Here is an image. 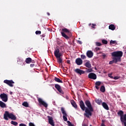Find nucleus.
<instances>
[{
	"instance_id": "f257e3e1",
	"label": "nucleus",
	"mask_w": 126,
	"mask_h": 126,
	"mask_svg": "<svg viewBox=\"0 0 126 126\" xmlns=\"http://www.w3.org/2000/svg\"><path fill=\"white\" fill-rule=\"evenodd\" d=\"M85 103L87 107H86L85 113L84 114V116L86 117V118H90L92 116V112L94 111L93 107H92L91 102L88 100H86Z\"/></svg>"
},
{
	"instance_id": "f03ea898",
	"label": "nucleus",
	"mask_w": 126,
	"mask_h": 126,
	"mask_svg": "<svg viewBox=\"0 0 126 126\" xmlns=\"http://www.w3.org/2000/svg\"><path fill=\"white\" fill-rule=\"evenodd\" d=\"M61 35L65 39H69V36L71 37L72 33L68 29L66 28L62 29V32H61Z\"/></svg>"
},
{
	"instance_id": "7ed1b4c3",
	"label": "nucleus",
	"mask_w": 126,
	"mask_h": 126,
	"mask_svg": "<svg viewBox=\"0 0 126 126\" xmlns=\"http://www.w3.org/2000/svg\"><path fill=\"white\" fill-rule=\"evenodd\" d=\"M54 56L57 59V63H59L60 64L63 63V59L61 58L62 53H60V48H57L55 50Z\"/></svg>"
},
{
	"instance_id": "20e7f679",
	"label": "nucleus",
	"mask_w": 126,
	"mask_h": 126,
	"mask_svg": "<svg viewBox=\"0 0 126 126\" xmlns=\"http://www.w3.org/2000/svg\"><path fill=\"white\" fill-rule=\"evenodd\" d=\"M4 119L6 121H8V118L13 121H16V116L14 115L12 113H9L8 111H6L3 115Z\"/></svg>"
},
{
	"instance_id": "39448f33",
	"label": "nucleus",
	"mask_w": 126,
	"mask_h": 126,
	"mask_svg": "<svg viewBox=\"0 0 126 126\" xmlns=\"http://www.w3.org/2000/svg\"><path fill=\"white\" fill-rule=\"evenodd\" d=\"M112 57L114 58H120L121 61V58L123 57V52L122 51H115L111 53Z\"/></svg>"
},
{
	"instance_id": "423d86ee",
	"label": "nucleus",
	"mask_w": 126,
	"mask_h": 126,
	"mask_svg": "<svg viewBox=\"0 0 126 126\" xmlns=\"http://www.w3.org/2000/svg\"><path fill=\"white\" fill-rule=\"evenodd\" d=\"M61 112L62 114H63V120L64 121V122H67V114H66V112H65V110H64V108L61 107Z\"/></svg>"
},
{
	"instance_id": "0eeeda50",
	"label": "nucleus",
	"mask_w": 126,
	"mask_h": 126,
	"mask_svg": "<svg viewBox=\"0 0 126 126\" xmlns=\"http://www.w3.org/2000/svg\"><path fill=\"white\" fill-rule=\"evenodd\" d=\"M37 101L40 105H42L45 108L48 107V104L40 97H37Z\"/></svg>"
},
{
	"instance_id": "6e6552de",
	"label": "nucleus",
	"mask_w": 126,
	"mask_h": 126,
	"mask_svg": "<svg viewBox=\"0 0 126 126\" xmlns=\"http://www.w3.org/2000/svg\"><path fill=\"white\" fill-rule=\"evenodd\" d=\"M0 98L1 99L3 102H6L8 100V97L7 96V94L5 93L1 94H0Z\"/></svg>"
},
{
	"instance_id": "1a4fd4ad",
	"label": "nucleus",
	"mask_w": 126,
	"mask_h": 126,
	"mask_svg": "<svg viewBox=\"0 0 126 126\" xmlns=\"http://www.w3.org/2000/svg\"><path fill=\"white\" fill-rule=\"evenodd\" d=\"M4 83L7 84L10 87H13V84H14V82L12 80H5L3 81Z\"/></svg>"
},
{
	"instance_id": "9d476101",
	"label": "nucleus",
	"mask_w": 126,
	"mask_h": 126,
	"mask_svg": "<svg viewBox=\"0 0 126 126\" xmlns=\"http://www.w3.org/2000/svg\"><path fill=\"white\" fill-rule=\"evenodd\" d=\"M55 88L61 93V94H63V91L62 89V87L59 84H55Z\"/></svg>"
},
{
	"instance_id": "9b49d317",
	"label": "nucleus",
	"mask_w": 126,
	"mask_h": 126,
	"mask_svg": "<svg viewBox=\"0 0 126 126\" xmlns=\"http://www.w3.org/2000/svg\"><path fill=\"white\" fill-rule=\"evenodd\" d=\"M80 107L82 111H85L86 110V107H85V104H84V102L83 100H80L79 102Z\"/></svg>"
},
{
	"instance_id": "f8f14e48",
	"label": "nucleus",
	"mask_w": 126,
	"mask_h": 126,
	"mask_svg": "<svg viewBox=\"0 0 126 126\" xmlns=\"http://www.w3.org/2000/svg\"><path fill=\"white\" fill-rule=\"evenodd\" d=\"M112 61L109 62V64H113L114 63H118V62H121V58H113Z\"/></svg>"
},
{
	"instance_id": "ddd939ff",
	"label": "nucleus",
	"mask_w": 126,
	"mask_h": 126,
	"mask_svg": "<svg viewBox=\"0 0 126 126\" xmlns=\"http://www.w3.org/2000/svg\"><path fill=\"white\" fill-rule=\"evenodd\" d=\"M88 78L90 79H94L95 80V79H97V76L94 73H90L88 75Z\"/></svg>"
},
{
	"instance_id": "4468645a",
	"label": "nucleus",
	"mask_w": 126,
	"mask_h": 126,
	"mask_svg": "<svg viewBox=\"0 0 126 126\" xmlns=\"http://www.w3.org/2000/svg\"><path fill=\"white\" fill-rule=\"evenodd\" d=\"M75 72L76 73H78V74H79L80 75H81L82 74H84L85 73V71L84 70H81L79 68H76L74 70Z\"/></svg>"
},
{
	"instance_id": "2eb2a0df",
	"label": "nucleus",
	"mask_w": 126,
	"mask_h": 126,
	"mask_svg": "<svg viewBox=\"0 0 126 126\" xmlns=\"http://www.w3.org/2000/svg\"><path fill=\"white\" fill-rule=\"evenodd\" d=\"M48 119L49 124L51 125L52 126H55V123L54 122V120H53V117L51 116H47Z\"/></svg>"
},
{
	"instance_id": "dca6fc26",
	"label": "nucleus",
	"mask_w": 126,
	"mask_h": 126,
	"mask_svg": "<svg viewBox=\"0 0 126 126\" xmlns=\"http://www.w3.org/2000/svg\"><path fill=\"white\" fill-rule=\"evenodd\" d=\"M75 63L77 65H81L83 61H82V59H81V58H77L75 60Z\"/></svg>"
},
{
	"instance_id": "f3484780",
	"label": "nucleus",
	"mask_w": 126,
	"mask_h": 126,
	"mask_svg": "<svg viewBox=\"0 0 126 126\" xmlns=\"http://www.w3.org/2000/svg\"><path fill=\"white\" fill-rule=\"evenodd\" d=\"M87 57L89 58H91L93 57V52L90 50H89L86 53Z\"/></svg>"
},
{
	"instance_id": "a211bd4d",
	"label": "nucleus",
	"mask_w": 126,
	"mask_h": 126,
	"mask_svg": "<svg viewBox=\"0 0 126 126\" xmlns=\"http://www.w3.org/2000/svg\"><path fill=\"white\" fill-rule=\"evenodd\" d=\"M102 106L104 108V109L107 110V111H109V106H108V104H107L106 102H102Z\"/></svg>"
},
{
	"instance_id": "6ab92c4d",
	"label": "nucleus",
	"mask_w": 126,
	"mask_h": 126,
	"mask_svg": "<svg viewBox=\"0 0 126 126\" xmlns=\"http://www.w3.org/2000/svg\"><path fill=\"white\" fill-rule=\"evenodd\" d=\"M118 115H119V116H120V117H121L120 120L121 121V120L124 117V111H123L122 110H120L118 112Z\"/></svg>"
},
{
	"instance_id": "aec40b11",
	"label": "nucleus",
	"mask_w": 126,
	"mask_h": 126,
	"mask_svg": "<svg viewBox=\"0 0 126 126\" xmlns=\"http://www.w3.org/2000/svg\"><path fill=\"white\" fill-rule=\"evenodd\" d=\"M95 87L96 89H97V90H99V88L98 86H100V85H101V82L97 81L95 82Z\"/></svg>"
},
{
	"instance_id": "412c9836",
	"label": "nucleus",
	"mask_w": 126,
	"mask_h": 126,
	"mask_svg": "<svg viewBox=\"0 0 126 126\" xmlns=\"http://www.w3.org/2000/svg\"><path fill=\"white\" fill-rule=\"evenodd\" d=\"M85 65L86 66V67H88V68H91L92 66L91 65V63H90V61H88L87 63H86Z\"/></svg>"
},
{
	"instance_id": "4be33fe9",
	"label": "nucleus",
	"mask_w": 126,
	"mask_h": 126,
	"mask_svg": "<svg viewBox=\"0 0 126 126\" xmlns=\"http://www.w3.org/2000/svg\"><path fill=\"white\" fill-rule=\"evenodd\" d=\"M71 104L75 109H77V104H76V103H75V101L74 100H72L71 101Z\"/></svg>"
},
{
	"instance_id": "5701e85b",
	"label": "nucleus",
	"mask_w": 126,
	"mask_h": 126,
	"mask_svg": "<svg viewBox=\"0 0 126 126\" xmlns=\"http://www.w3.org/2000/svg\"><path fill=\"white\" fill-rule=\"evenodd\" d=\"M54 80H55V81L56 82H58L59 83H63V81H62V80H61L60 78H59L57 77H55Z\"/></svg>"
},
{
	"instance_id": "b1692460",
	"label": "nucleus",
	"mask_w": 126,
	"mask_h": 126,
	"mask_svg": "<svg viewBox=\"0 0 126 126\" xmlns=\"http://www.w3.org/2000/svg\"><path fill=\"white\" fill-rule=\"evenodd\" d=\"M0 107L1 108H5V107H6V105L5 103H4V102L0 101Z\"/></svg>"
},
{
	"instance_id": "393cba45",
	"label": "nucleus",
	"mask_w": 126,
	"mask_h": 126,
	"mask_svg": "<svg viewBox=\"0 0 126 126\" xmlns=\"http://www.w3.org/2000/svg\"><path fill=\"white\" fill-rule=\"evenodd\" d=\"M109 29H110V30H112L113 31H114V30H115V29H116V27H115V25L112 24L109 25Z\"/></svg>"
},
{
	"instance_id": "a878e982",
	"label": "nucleus",
	"mask_w": 126,
	"mask_h": 126,
	"mask_svg": "<svg viewBox=\"0 0 126 126\" xmlns=\"http://www.w3.org/2000/svg\"><path fill=\"white\" fill-rule=\"evenodd\" d=\"M25 62L26 63H30L32 62V59L31 58H28L26 59Z\"/></svg>"
},
{
	"instance_id": "bb28decb",
	"label": "nucleus",
	"mask_w": 126,
	"mask_h": 126,
	"mask_svg": "<svg viewBox=\"0 0 126 126\" xmlns=\"http://www.w3.org/2000/svg\"><path fill=\"white\" fill-rule=\"evenodd\" d=\"M121 121L122 123H126V114L124 115L123 118H122Z\"/></svg>"
},
{
	"instance_id": "cd10ccee",
	"label": "nucleus",
	"mask_w": 126,
	"mask_h": 126,
	"mask_svg": "<svg viewBox=\"0 0 126 126\" xmlns=\"http://www.w3.org/2000/svg\"><path fill=\"white\" fill-rule=\"evenodd\" d=\"M23 106H24V107H26V108H28V107H29V103H28V102H27V101H25L22 103Z\"/></svg>"
},
{
	"instance_id": "c85d7f7f",
	"label": "nucleus",
	"mask_w": 126,
	"mask_h": 126,
	"mask_svg": "<svg viewBox=\"0 0 126 126\" xmlns=\"http://www.w3.org/2000/svg\"><path fill=\"white\" fill-rule=\"evenodd\" d=\"M100 90L101 92H102V93H104V92H105L106 91V89H105V86H102L100 87Z\"/></svg>"
},
{
	"instance_id": "c756f323",
	"label": "nucleus",
	"mask_w": 126,
	"mask_h": 126,
	"mask_svg": "<svg viewBox=\"0 0 126 126\" xmlns=\"http://www.w3.org/2000/svg\"><path fill=\"white\" fill-rule=\"evenodd\" d=\"M95 102L98 105H101V104H102V100L101 99H96Z\"/></svg>"
},
{
	"instance_id": "7c9ffc66",
	"label": "nucleus",
	"mask_w": 126,
	"mask_h": 126,
	"mask_svg": "<svg viewBox=\"0 0 126 126\" xmlns=\"http://www.w3.org/2000/svg\"><path fill=\"white\" fill-rule=\"evenodd\" d=\"M11 125H13V126H18V123L17 122L13 121H12L11 122Z\"/></svg>"
},
{
	"instance_id": "2f4dec72",
	"label": "nucleus",
	"mask_w": 126,
	"mask_h": 126,
	"mask_svg": "<svg viewBox=\"0 0 126 126\" xmlns=\"http://www.w3.org/2000/svg\"><path fill=\"white\" fill-rule=\"evenodd\" d=\"M110 45H113L114 44H117V41L111 40L110 41Z\"/></svg>"
},
{
	"instance_id": "473e14b6",
	"label": "nucleus",
	"mask_w": 126,
	"mask_h": 126,
	"mask_svg": "<svg viewBox=\"0 0 126 126\" xmlns=\"http://www.w3.org/2000/svg\"><path fill=\"white\" fill-rule=\"evenodd\" d=\"M102 43L103 44H104V45H107L108 44V41L105 40V39H103L102 40Z\"/></svg>"
},
{
	"instance_id": "72a5a7b5",
	"label": "nucleus",
	"mask_w": 126,
	"mask_h": 126,
	"mask_svg": "<svg viewBox=\"0 0 126 126\" xmlns=\"http://www.w3.org/2000/svg\"><path fill=\"white\" fill-rule=\"evenodd\" d=\"M95 45L97 47H100L102 46V44L100 42H95Z\"/></svg>"
},
{
	"instance_id": "f704fd0d",
	"label": "nucleus",
	"mask_w": 126,
	"mask_h": 126,
	"mask_svg": "<svg viewBox=\"0 0 126 126\" xmlns=\"http://www.w3.org/2000/svg\"><path fill=\"white\" fill-rule=\"evenodd\" d=\"M93 71V69L92 68H89V69H87V72H92Z\"/></svg>"
},
{
	"instance_id": "c9c22d12",
	"label": "nucleus",
	"mask_w": 126,
	"mask_h": 126,
	"mask_svg": "<svg viewBox=\"0 0 126 126\" xmlns=\"http://www.w3.org/2000/svg\"><path fill=\"white\" fill-rule=\"evenodd\" d=\"M81 58L82 60H85V59H86V56L84 55H81Z\"/></svg>"
},
{
	"instance_id": "e433bc0d",
	"label": "nucleus",
	"mask_w": 126,
	"mask_h": 126,
	"mask_svg": "<svg viewBox=\"0 0 126 126\" xmlns=\"http://www.w3.org/2000/svg\"><path fill=\"white\" fill-rule=\"evenodd\" d=\"M36 35H41V31H36L35 32Z\"/></svg>"
},
{
	"instance_id": "4c0bfd02",
	"label": "nucleus",
	"mask_w": 126,
	"mask_h": 126,
	"mask_svg": "<svg viewBox=\"0 0 126 126\" xmlns=\"http://www.w3.org/2000/svg\"><path fill=\"white\" fill-rule=\"evenodd\" d=\"M67 124H68V126H74V125H73V124H71V122H70V121H67Z\"/></svg>"
},
{
	"instance_id": "58836bf2",
	"label": "nucleus",
	"mask_w": 126,
	"mask_h": 126,
	"mask_svg": "<svg viewBox=\"0 0 126 126\" xmlns=\"http://www.w3.org/2000/svg\"><path fill=\"white\" fill-rule=\"evenodd\" d=\"M29 126H35V125L33 123L30 122L29 124Z\"/></svg>"
},
{
	"instance_id": "ea45409f",
	"label": "nucleus",
	"mask_w": 126,
	"mask_h": 126,
	"mask_svg": "<svg viewBox=\"0 0 126 126\" xmlns=\"http://www.w3.org/2000/svg\"><path fill=\"white\" fill-rule=\"evenodd\" d=\"M112 74H108V77H110V78H114V77L112 76Z\"/></svg>"
},
{
	"instance_id": "a19ab883",
	"label": "nucleus",
	"mask_w": 126,
	"mask_h": 126,
	"mask_svg": "<svg viewBox=\"0 0 126 126\" xmlns=\"http://www.w3.org/2000/svg\"><path fill=\"white\" fill-rule=\"evenodd\" d=\"M119 78H120V77H119L118 76H115L114 77H113V79L115 80H117V79H119Z\"/></svg>"
},
{
	"instance_id": "79ce46f5",
	"label": "nucleus",
	"mask_w": 126,
	"mask_h": 126,
	"mask_svg": "<svg viewBox=\"0 0 126 126\" xmlns=\"http://www.w3.org/2000/svg\"><path fill=\"white\" fill-rule=\"evenodd\" d=\"M19 126H27V125L25 124L22 123L19 125Z\"/></svg>"
},
{
	"instance_id": "37998d69",
	"label": "nucleus",
	"mask_w": 126,
	"mask_h": 126,
	"mask_svg": "<svg viewBox=\"0 0 126 126\" xmlns=\"http://www.w3.org/2000/svg\"><path fill=\"white\" fill-rule=\"evenodd\" d=\"M77 43L78 44H80V45H82V42L80 40H78L77 41Z\"/></svg>"
},
{
	"instance_id": "c03bdc74",
	"label": "nucleus",
	"mask_w": 126,
	"mask_h": 126,
	"mask_svg": "<svg viewBox=\"0 0 126 126\" xmlns=\"http://www.w3.org/2000/svg\"><path fill=\"white\" fill-rule=\"evenodd\" d=\"M102 57H103V59H105V58H106V54L103 53Z\"/></svg>"
},
{
	"instance_id": "a18cd8bd",
	"label": "nucleus",
	"mask_w": 126,
	"mask_h": 126,
	"mask_svg": "<svg viewBox=\"0 0 126 126\" xmlns=\"http://www.w3.org/2000/svg\"><path fill=\"white\" fill-rule=\"evenodd\" d=\"M94 26H96V24H93L92 26V28H95Z\"/></svg>"
},
{
	"instance_id": "49530a36",
	"label": "nucleus",
	"mask_w": 126,
	"mask_h": 126,
	"mask_svg": "<svg viewBox=\"0 0 126 126\" xmlns=\"http://www.w3.org/2000/svg\"><path fill=\"white\" fill-rule=\"evenodd\" d=\"M30 66H31V67H34V66H35V64H31Z\"/></svg>"
},
{
	"instance_id": "de8ad7c7",
	"label": "nucleus",
	"mask_w": 126,
	"mask_h": 126,
	"mask_svg": "<svg viewBox=\"0 0 126 126\" xmlns=\"http://www.w3.org/2000/svg\"><path fill=\"white\" fill-rule=\"evenodd\" d=\"M95 50H96V51H100V48H99V47H96V48H95Z\"/></svg>"
},
{
	"instance_id": "09e8293b",
	"label": "nucleus",
	"mask_w": 126,
	"mask_h": 126,
	"mask_svg": "<svg viewBox=\"0 0 126 126\" xmlns=\"http://www.w3.org/2000/svg\"><path fill=\"white\" fill-rule=\"evenodd\" d=\"M82 126H88V125L86 124H82Z\"/></svg>"
},
{
	"instance_id": "8fccbe9b",
	"label": "nucleus",
	"mask_w": 126,
	"mask_h": 126,
	"mask_svg": "<svg viewBox=\"0 0 126 126\" xmlns=\"http://www.w3.org/2000/svg\"><path fill=\"white\" fill-rule=\"evenodd\" d=\"M67 63H68L69 64V63H70V61L67 60Z\"/></svg>"
},
{
	"instance_id": "3c124183",
	"label": "nucleus",
	"mask_w": 126,
	"mask_h": 126,
	"mask_svg": "<svg viewBox=\"0 0 126 126\" xmlns=\"http://www.w3.org/2000/svg\"><path fill=\"white\" fill-rule=\"evenodd\" d=\"M31 63H35V61L32 60Z\"/></svg>"
},
{
	"instance_id": "603ef678",
	"label": "nucleus",
	"mask_w": 126,
	"mask_h": 126,
	"mask_svg": "<svg viewBox=\"0 0 126 126\" xmlns=\"http://www.w3.org/2000/svg\"><path fill=\"white\" fill-rule=\"evenodd\" d=\"M101 126H105V124H104V123H102L101 124Z\"/></svg>"
},
{
	"instance_id": "864d4df0",
	"label": "nucleus",
	"mask_w": 126,
	"mask_h": 126,
	"mask_svg": "<svg viewBox=\"0 0 126 126\" xmlns=\"http://www.w3.org/2000/svg\"><path fill=\"white\" fill-rule=\"evenodd\" d=\"M40 36H41V37H45V35L44 34H42V35H40Z\"/></svg>"
},
{
	"instance_id": "5fc2aeb1",
	"label": "nucleus",
	"mask_w": 126,
	"mask_h": 126,
	"mask_svg": "<svg viewBox=\"0 0 126 126\" xmlns=\"http://www.w3.org/2000/svg\"><path fill=\"white\" fill-rule=\"evenodd\" d=\"M47 15H48V16H50V13L47 12Z\"/></svg>"
},
{
	"instance_id": "6e6d98bb",
	"label": "nucleus",
	"mask_w": 126,
	"mask_h": 126,
	"mask_svg": "<svg viewBox=\"0 0 126 126\" xmlns=\"http://www.w3.org/2000/svg\"><path fill=\"white\" fill-rule=\"evenodd\" d=\"M123 124H124V126H126V122H124V123H123Z\"/></svg>"
},
{
	"instance_id": "4d7b16f0",
	"label": "nucleus",
	"mask_w": 126,
	"mask_h": 126,
	"mask_svg": "<svg viewBox=\"0 0 126 126\" xmlns=\"http://www.w3.org/2000/svg\"><path fill=\"white\" fill-rule=\"evenodd\" d=\"M89 26H91V25H92V24H91V23L89 24Z\"/></svg>"
},
{
	"instance_id": "13d9d810",
	"label": "nucleus",
	"mask_w": 126,
	"mask_h": 126,
	"mask_svg": "<svg viewBox=\"0 0 126 126\" xmlns=\"http://www.w3.org/2000/svg\"><path fill=\"white\" fill-rule=\"evenodd\" d=\"M102 122L104 123V121L103 120H102Z\"/></svg>"
},
{
	"instance_id": "bf43d9fd",
	"label": "nucleus",
	"mask_w": 126,
	"mask_h": 126,
	"mask_svg": "<svg viewBox=\"0 0 126 126\" xmlns=\"http://www.w3.org/2000/svg\"><path fill=\"white\" fill-rule=\"evenodd\" d=\"M45 40V38H43V41Z\"/></svg>"
},
{
	"instance_id": "052dcab7",
	"label": "nucleus",
	"mask_w": 126,
	"mask_h": 126,
	"mask_svg": "<svg viewBox=\"0 0 126 126\" xmlns=\"http://www.w3.org/2000/svg\"><path fill=\"white\" fill-rule=\"evenodd\" d=\"M90 126H92V125H90Z\"/></svg>"
}]
</instances>
